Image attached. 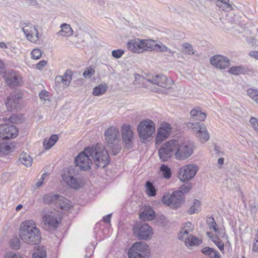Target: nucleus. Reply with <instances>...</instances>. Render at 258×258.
<instances>
[{
	"label": "nucleus",
	"instance_id": "f257e3e1",
	"mask_svg": "<svg viewBox=\"0 0 258 258\" xmlns=\"http://www.w3.org/2000/svg\"><path fill=\"white\" fill-rule=\"evenodd\" d=\"M93 162L96 168L106 167L110 163V160L108 151L104 150L101 144H97L95 146L87 147L84 148L75 158L76 167L83 171L91 169Z\"/></svg>",
	"mask_w": 258,
	"mask_h": 258
},
{
	"label": "nucleus",
	"instance_id": "f03ea898",
	"mask_svg": "<svg viewBox=\"0 0 258 258\" xmlns=\"http://www.w3.org/2000/svg\"><path fill=\"white\" fill-rule=\"evenodd\" d=\"M19 236L26 244H37L41 239V233L32 220L25 221L20 226Z\"/></svg>",
	"mask_w": 258,
	"mask_h": 258
},
{
	"label": "nucleus",
	"instance_id": "7ed1b4c3",
	"mask_svg": "<svg viewBox=\"0 0 258 258\" xmlns=\"http://www.w3.org/2000/svg\"><path fill=\"white\" fill-rule=\"evenodd\" d=\"M104 137L107 148L111 152L112 155H116L121 148L118 129L114 126H110L105 131Z\"/></svg>",
	"mask_w": 258,
	"mask_h": 258
},
{
	"label": "nucleus",
	"instance_id": "20e7f679",
	"mask_svg": "<svg viewBox=\"0 0 258 258\" xmlns=\"http://www.w3.org/2000/svg\"><path fill=\"white\" fill-rule=\"evenodd\" d=\"M175 158L178 160H184L189 158L194 153V144L189 141L175 140Z\"/></svg>",
	"mask_w": 258,
	"mask_h": 258
},
{
	"label": "nucleus",
	"instance_id": "39448f33",
	"mask_svg": "<svg viewBox=\"0 0 258 258\" xmlns=\"http://www.w3.org/2000/svg\"><path fill=\"white\" fill-rule=\"evenodd\" d=\"M155 131L154 122L149 119L143 120L138 126L139 136L142 142H145L148 138H150Z\"/></svg>",
	"mask_w": 258,
	"mask_h": 258
},
{
	"label": "nucleus",
	"instance_id": "423d86ee",
	"mask_svg": "<svg viewBox=\"0 0 258 258\" xmlns=\"http://www.w3.org/2000/svg\"><path fill=\"white\" fill-rule=\"evenodd\" d=\"M148 253V245L142 241L134 243L127 252L128 258H147Z\"/></svg>",
	"mask_w": 258,
	"mask_h": 258
},
{
	"label": "nucleus",
	"instance_id": "0eeeda50",
	"mask_svg": "<svg viewBox=\"0 0 258 258\" xmlns=\"http://www.w3.org/2000/svg\"><path fill=\"white\" fill-rule=\"evenodd\" d=\"M23 93L20 90L11 93L7 97L6 105L9 111H13L20 109L22 106Z\"/></svg>",
	"mask_w": 258,
	"mask_h": 258
},
{
	"label": "nucleus",
	"instance_id": "6e6552de",
	"mask_svg": "<svg viewBox=\"0 0 258 258\" xmlns=\"http://www.w3.org/2000/svg\"><path fill=\"white\" fill-rule=\"evenodd\" d=\"M185 201L184 196H182L179 191L175 190L169 196H164L162 198V202L172 208H177Z\"/></svg>",
	"mask_w": 258,
	"mask_h": 258
},
{
	"label": "nucleus",
	"instance_id": "1a4fd4ad",
	"mask_svg": "<svg viewBox=\"0 0 258 258\" xmlns=\"http://www.w3.org/2000/svg\"><path fill=\"white\" fill-rule=\"evenodd\" d=\"M199 170L198 166L195 164H188L179 169L178 178L183 182L188 181L196 175Z\"/></svg>",
	"mask_w": 258,
	"mask_h": 258
},
{
	"label": "nucleus",
	"instance_id": "9d476101",
	"mask_svg": "<svg viewBox=\"0 0 258 258\" xmlns=\"http://www.w3.org/2000/svg\"><path fill=\"white\" fill-rule=\"evenodd\" d=\"M134 233L140 240L150 239L153 234L152 228L146 223L138 224L133 228Z\"/></svg>",
	"mask_w": 258,
	"mask_h": 258
},
{
	"label": "nucleus",
	"instance_id": "9b49d317",
	"mask_svg": "<svg viewBox=\"0 0 258 258\" xmlns=\"http://www.w3.org/2000/svg\"><path fill=\"white\" fill-rule=\"evenodd\" d=\"M20 27L25 35L27 39L36 42L39 39V33L35 25L29 22H20Z\"/></svg>",
	"mask_w": 258,
	"mask_h": 258
},
{
	"label": "nucleus",
	"instance_id": "f8f14e48",
	"mask_svg": "<svg viewBox=\"0 0 258 258\" xmlns=\"http://www.w3.org/2000/svg\"><path fill=\"white\" fill-rule=\"evenodd\" d=\"M175 149V139L166 142L158 150L160 159L163 162L168 160L174 155Z\"/></svg>",
	"mask_w": 258,
	"mask_h": 258
},
{
	"label": "nucleus",
	"instance_id": "ddd939ff",
	"mask_svg": "<svg viewBox=\"0 0 258 258\" xmlns=\"http://www.w3.org/2000/svg\"><path fill=\"white\" fill-rule=\"evenodd\" d=\"M149 40L134 39L130 40L126 44L127 49L134 53H142L148 51Z\"/></svg>",
	"mask_w": 258,
	"mask_h": 258
},
{
	"label": "nucleus",
	"instance_id": "4468645a",
	"mask_svg": "<svg viewBox=\"0 0 258 258\" xmlns=\"http://www.w3.org/2000/svg\"><path fill=\"white\" fill-rule=\"evenodd\" d=\"M146 80L152 84L156 85L167 89L171 88L173 83L171 79L168 78L163 74H157L155 76H149Z\"/></svg>",
	"mask_w": 258,
	"mask_h": 258
},
{
	"label": "nucleus",
	"instance_id": "2eb2a0df",
	"mask_svg": "<svg viewBox=\"0 0 258 258\" xmlns=\"http://www.w3.org/2000/svg\"><path fill=\"white\" fill-rule=\"evenodd\" d=\"M3 77L6 84L11 88L19 86L22 84V76L13 70L5 72Z\"/></svg>",
	"mask_w": 258,
	"mask_h": 258
},
{
	"label": "nucleus",
	"instance_id": "dca6fc26",
	"mask_svg": "<svg viewBox=\"0 0 258 258\" xmlns=\"http://www.w3.org/2000/svg\"><path fill=\"white\" fill-rule=\"evenodd\" d=\"M121 136L124 147L131 149L133 145L134 133L131 128V125L124 124L121 127Z\"/></svg>",
	"mask_w": 258,
	"mask_h": 258
},
{
	"label": "nucleus",
	"instance_id": "f3484780",
	"mask_svg": "<svg viewBox=\"0 0 258 258\" xmlns=\"http://www.w3.org/2000/svg\"><path fill=\"white\" fill-rule=\"evenodd\" d=\"M210 62L212 66L221 70L228 68L230 65V60L227 57L219 54L211 57Z\"/></svg>",
	"mask_w": 258,
	"mask_h": 258
},
{
	"label": "nucleus",
	"instance_id": "a211bd4d",
	"mask_svg": "<svg viewBox=\"0 0 258 258\" xmlns=\"http://www.w3.org/2000/svg\"><path fill=\"white\" fill-rule=\"evenodd\" d=\"M171 132L170 124L167 122L162 123L159 128L156 137V145H159L165 140Z\"/></svg>",
	"mask_w": 258,
	"mask_h": 258
},
{
	"label": "nucleus",
	"instance_id": "6ab92c4d",
	"mask_svg": "<svg viewBox=\"0 0 258 258\" xmlns=\"http://www.w3.org/2000/svg\"><path fill=\"white\" fill-rule=\"evenodd\" d=\"M4 135L6 140L14 138L17 136L18 131L16 126L11 124H2Z\"/></svg>",
	"mask_w": 258,
	"mask_h": 258
},
{
	"label": "nucleus",
	"instance_id": "aec40b11",
	"mask_svg": "<svg viewBox=\"0 0 258 258\" xmlns=\"http://www.w3.org/2000/svg\"><path fill=\"white\" fill-rule=\"evenodd\" d=\"M139 217L142 220L151 221L155 218V212L151 207L146 206L140 214Z\"/></svg>",
	"mask_w": 258,
	"mask_h": 258
},
{
	"label": "nucleus",
	"instance_id": "412c9836",
	"mask_svg": "<svg viewBox=\"0 0 258 258\" xmlns=\"http://www.w3.org/2000/svg\"><path fill=\"white\" fill-rule=\"evenodd\" d=\"M62 179L65 182L72 188L75 189H79L81 185L78 179L74 177L73 175H62Z\"/></svg>",
	"mask_w": 258,
	"mask_h": 258
},
{
	"label": "nucleus",
	"instance_id": "4be33fe9",
	"mask_svg": "<svg viewBox=\"0 0 258 258\" xmlns=\"http://www.w3.org/2000/svg\"><path fill=\"white\" fill-rule=\"evenodd\" d=\"M187 126L189 128H192L196 132L195 134L196 137H198V135L203 133V130H207L204 123H201L199 122H189L187 124Z\"/></svg>",
	"mask_w": 258,
	"mask_h": 258
},
{
	"label": "nucleus",
	"instance_id": "5701e85b",
	"mask_svg": "<svg viewBox=\"0 0 258 258\" xmlns=\"http://www.w3.org/2000/svg\"><path fill=\"white\" fill-rule=\"evenodd\" d=\"M187 126L189 128H192L196 132L195 134L196 137H198V135L203 133V130H207L204 123H201L199 122H189L187 124Z\"/></svg>",
	"mask_w": 258,
	"mask_h": 258
},
{
	"label": "nucleus",
	"instance_id": "b1692460",
	"mask_svg": "<svg viewBox=\"0 0 258 258\" xmlns=\"http://www.w3.org/2000/svg\"><path fill=\"white\" fill-rule=\"evenodd\" d=\"M59 197L60 195L58 194H46L43 197L42 200L44 204L48 205L54 204L56 206Z\"/></svg>",
	"mask_w": 258,
	"mask_h": 258
},
{
	"label": "nucleus",
	"instance_id": "393cba45",
	"mask_svg": "<svg viewBox=\"0 0 258 258\" xmlns=\"http://www.w3.org/2000/svg\"><path fill=\"white\" fill-rule=\"evenodd\" d=\"M56 207L59 208L61 210L66 211L72 207V205L71 202L69 200L60 195Z\"/></svg>",
	"mask_w": 258,
	"mask_h": 258
},
{
	"label": "nucleus",
	"instance_id": "a878e982",
	"mask_svg": "<svg viewBox=\"0 0 258 258\" xmlns=\"http://www.w3.org/2000/svg\"><path fill=\"white\" fill-rule=\"evenodd\" d=\"M43 221L45 224H47L50 227L55 229L58 226L59 222L57 219L50 215H45Z\"/></svg>",
	"mask_w": 258,
	"mask_h": 258
},
{
	"label": "nucleus",
	"instance_id": "bb28decb",
	"mask_svg": "<svg viewBox=\"0 0 258 258\" xmlns=\"http://www.w3.org/2000/svg\"><path fill=\"white\" fill-rule=\"evenodd\" d=\"M148 46V51H155L157 52L164 53V51L166 45L160 43V44L156 43L155 41L152 40H149Z\"/></svg>",
	"mask_w": 258,
	"mask_h": 258
},
{
	"label": "nucleus",
	"instance_id": "cd10ccee",
	"mask_svg": "<svg viewBox=\"0 0 258 258\" xmlns=\"http://www.w3.org/2000/svg\"><path fill=\"white\" fill-rule=\"evenodd\" d=\"M247 69L242 66H233L230 68L228 71V73L238 76L241 74H245L247 73Z\"/></svg>",
	"mask_w": 258,
	"mask_h": 258
},
{
	"label": "nucleus",
	"instance_id": "c85d7f7f",
	"mask_svg": "<svg viewBox=\"0 0 258 258\" xmlns=\"http://www.w3.org/2000/svg\"><path fill=\"white\" fill-rule=\"evenodd\" d=\"M61 30L57 33L58 36L68 37L73 34V30L70 25L63 23L60 26Z\"/></svg>",
	"mask_w": 258,
	"mask_h": 258
},
{
	"label": "nucleus",
	"instance_id": "c756f323",
	"mask_svg": "<svg viewBox=\"0 0 258 258\" xmlns=\"http://www.w3.org/2000/svg\"><path fill=\"white\" fill-rule=\"evenodd\" d=\"M146 192L150 197H155L157 195V189L153 183L150 181H147L145 183Z\"/></svg>",
	"mask_w": 258,
	"mask_h": 258
},
{
	"label": "nucleus",
	"instance_id": "7c9ffc66",
	"mask_svg": "<svg viewBox=\"0 0 258 258\" xmlns=\"http://www.w3.org/2000/svg\"><path fill=\"white\" fill-rule=\"evenodd\" d=\"M201 252L205 255L208 256L210 258H221L220 254L217 251L213 248L210 247H205L202 250Z\"/></svg>",
	"mask_w": 258,
	"mask_h": 258
},
{
	"label": "nucleus",
	"instance_id": "2f4dec72",
	"mask_svg": "<svg viewBox=\"0 0 258 258\" xmlns=\"http://www.w3.org/2000/svg\"><path fill=\"white\" fill-rule=\"evenodd\" d=\"M194 229V225L190 222H186L184 224L182 228L180 231L179 239L182 240L183 238L181 234L187 235L189 232H192Z\"/></svg>",
	"mask_w": 258,
	"mask_h": 258
},
{
	"label": "nucleus",
	"instance_id": "473e14b6",
	"mask_svg": "<svg viewBox=\"0 0 258 258\" xmlns=\"http://www.w3.org/2000/svg\"><path fill=\"white\" fill-rule=\"evenodd\" d=\"M58 137L56 135H52L47 140L44 139L43 142V147L45 150L50 149L58 141Z\"/></svg>",
	"mask_w": 258,
	"mask_h": 258
},
{
	"label": "nucleus",
	"instance_id": "72a5a7b5",
	"mask_svg": "<svg viewBox=\"0 0 258 258\" xmlns=\"http://www.w3.org/2000/svg\"><path fill=\"white\" fill-rule=\"evenodd\" d=\"M192 118L196 120L203 121L206 117V114L199 109H193L190 113Z\"/></svg>",
	"mask_w": 258,
	"mask_h": 258
},
{
	"label": "nucleus",
	"instance_id": "f704fd0d",
	"mask_svg": "<svg viewBox=\"0 0 258 258\" xmlns=\"http://www.w3.org/2000/svg\"><path fill=\"white\" fill-rule=\"evenodd\" d=\"M20 161L27 167L31 166L32 163V158L26 153H22L19 157Z\"/></svg>",
	"mask_w": 258,
	"mask_h": 258
},
{
	"label": "nucleus",
	"instance_id": "c9c22d12",
	"mask_svg": "<svg viewBox=\"0 0 258 258\" xmlns=\"http://www.w3.org/2000/svg\"><path fill=\"white\" fill-rule=\"evenodd\" d=\"M160 171L164 178L168 179L171 177L172 174L171 170L167 165L162 164L160 167Z\"/></svg>",
	"mask_w": 258,
	"mask_h": 258
},
{
	"label": "nucleus",
	"instance_id": "e433bc0d",
	"mask_svg": "<svg viewBox=\"0 0 258 258\" xmlns=\"http://www.w3.org/2000/svg\"><path fill=\"white\" fill-rule=\"evenodd\" d=\"M107 86L106 84H100L93 89V95L94 96H101L104 94L107 90Z\"/></svg>",
	"mask_w": 258,
	"mask_h": 258
},
{
	"label": "nucleus",
	"instance_id": "4c0bfd02",
	"mask_svg": "<svg viewBox=\"0 0 258 258\" xmlns=\"http://www.w3.org/2000/svg\"><path fill=\"white\" fill-rule=\"evenodd\" d=\"M201 241L195 236L190 235L185 239V244L189 246L199 245Z\"/></svg>",
	"mask_w": 258,
	"mask_h": 258
},
{
	"label": "nucleus",
	"instance_id": "58836bf2",
	"mask_svg": "<svg viewBox=\"0 0 258 258\" xmlns=\"http://www.w3.org/2000/svg\"><path fill=\"white\" fill-rule=\"evenodd\" d=\"M13 151L10 146L6 143L0 144V156H4Z\"/></svg>",
	"mask_w": 258,
	"mask_h": 258
},
{
	"label": "nucleus",
	"instance_id": "ea45409f",
	"mask_svg": "<svg viewBox=\"0 0 258 258\" xmlns=\"http://www.w3.org/2000/svg\"><path fill=\"white\" fill-rule=\"evenodd\" d=\"M207 223L209 228L213 230L215 232L219 233V228L213 217H207Z\"/></svg>",
	"mask_w": 258,
	"mask_h": 258
},
{
	"label": "nucleus",
	"instance_id": "a19ab883",
	"mask_svg": "<svg viewBox=\"0 0 258 258\" xmlns=\"http://www.w3.org/2000/svg\"><path fill=\"white\" fill-rule=\"evenodd\" d=\"M201 202L197 199L193 201L192 204L189 209L188 210V213L192 215L197 212L200 208Z\"/></svg>",
	"mask_w": 258,
	"mask_h": 258
},
{
	"label": "nucleus",
	"instance_id": "79ce46f5",
	"mask_svg": "<svg viewBox=\"0 0 258 258\" xmlns=\"http://www.w3.org/2000/svg\"><path fill=\"white\" fill-rule=\"evenodd\" d=\"M210 239L216 245L220 251H222L224 250V243L219 239L217 235H211V237H210Z\"/></svg>",
	"mask_w": 258,
	"mask_h": 258
},
{
	"label": "nucleus",
	"instance_id": "37998d69",
	"mask_svg": "<svg viewBox=\"0 0 258 258\" xmlns=\"http://www.w3.org/2000/svg\"><path fill=\"white\" fill-rule=\"evenodd\" d=\"M46 253L43 247L39 246L37 251L32 254L33 258H46Z\"/></svg>",
	"mask_w": 258,
	"mask_h": 258
},
{
	"label": "nucleus",
	"instance_id": "c03bdc74",
	"mask_svg": "<svg viewBox=\"0 0 258 258\" xmlns=\"http://www.w3.org/2000/svg\"><path fill=\"white\" fill-rule=\"evenodd\" d=\"M247 95L258 104V90L249 89L247 91Z\"/></svg>",
	"mask_w": 258,
	"mask_h": 258
},
{
	"label": "nucleus",
	"instance_id": "a18cd8bd",
	"mask_svg": "<svg viewBox=\"0 0 258 258\" xmlns=\"http://www.w3.org/2000/svg\"><path fill=\"white\" fill-rule=\"evenodd\" d=\"M183 49V52L187 55H192L194 54V49L191 45L188 43H184L182 45Z\"/></svg>",
	"mask_w": 258,
	"mask_h": 258
},
{
	"label": "nucleus",
	"instance_id": "49530a36",
	"mask_svg": "<svg viewBox=\"0 0 258 258\" xmlns=\"http://www.w3.org/2000/svg\"><path fill=\"white\" fill-rule=\"evenodd\" d=\"M192 188V184L190 183H187L180 186L179 190H177L179 191L182 196H184V194L188 193Z\"/></svg>",
	"mask_w": 258,
	"mask_h": 258
},
{
	"label": "nucleus",
	"instance_id": "de8ad7c7",
	"mask_svg": "<svg viewBox=\"0 0 258 258\" xmlns=\"http://www.w3.org/2000/svg\"><path fill=\"white\" fill-rule=\"evenodd\" d=\"M203 133L198 135V137H197L199 139L201 142L205 143L209 140L210 135L207 130H203Z\"/></svg>",
	"mask_w": 258,
	"mask_h": 258
},
{
	"label": "nucleus",
	"instance_id": "09e8293b",
	"mask_svg": "<svg viewBox=\"0 0 258 258\" xmlns=\"http://www.w3.org/2000/svg\"><path fill=\"white\" fill-rule=\"evenodd\" d=\"M10 244L12 249H18L20 247V241L18 238L14 237L10 241Z\"/></svg>",
	"mask_w": 258,
	"mask_h": 258
},
{
	"label": "nucleus",
	"instance_id": "8fccbe9b",
	"mask_svg": "<svg viewBox=\"0 0 258 258\" xmlns=\"http://www.w3.org/2000/svg\"><path fill=\"white\" fill-rule=\"evenodd\" d=\"M72 72L71 70H67L66 72L64 73V75L63 76H61V77H64V80L66 81V87L69 86L70 83L72 80Z\"/></svg>",
	"mask_w": 258,
	"mask_h": 258
},
{
	"label": "nucleus",
	"instance_id": "3c124183",
	"mask_svg": "<svg viewBox=\"0 0 258 258\" xmlns=\"http://www.w3.org/2000/svg\"><path fill=\"white\" fill-rule=\"evenodd\" d=\"M124 51L121 49L113 50L111 52L112 56L116 59L120 58L124 54Z\"/></svg>",
	"mask_w": 258,
	"mask_h": 258
},
{
	"label": "nucleus",
	"instance_id": "603ef678",
	"mask_svg": "<svg viewBox=\"0 0 258 258\" xmlns=\"http://www.w3.org/2000/svg\"><path fill=\"white\" fill-rule=\"evenodd\" d=\"M95 71L91 68H87L83 74V76L85 78H91L93 75L95 74Z\"/></svg>",
	"mask_w": 258,
	"mask_h": 258
},
{
	"label": "nucleus",
	"instance_id": "864d4df0",
	"mask_svg": "<svg viewBox=\"0 0 258 258\" xmlns=\"http://www.w3.org/2000/svg\"><path fill=\"white\" fill-rule=\"evenodd\" d=\"M31 57L34 59H38L42 55L41 51L39 49H33L31 53Z\"/></svg>",
	"mask_w": 258,
	"mask_h": 258
},
{
	"label": "nucleus",
	"instance_id": "5fc2aeb1",
	"mask_svg": "<svg viewBox=\"0 0 258 258\" xmlns=\"http://www.w3.org/2000/svg\"><path fill=\"white\" fill-rule=\"evenodd\" d=\"M176 51L175 49H171L169 48H168L167 46H166L164 53L166 52L165 55L169 56V57H172L174 55V54L176 53Z\"/></svg>",
	"mask_w": 258,
	"mask_h": 258
},
{
	"label": "nucleus",
	"instance_id": "6e6d98bb",
	"mask_svg": "<svg viewBox=\"0 0 258 258\" xmlns=\"http://www.w3.org/2000/svg\"><path fill=\"white\" fill-rule=\"evenodd\" d=\"M78 171H76L73 166H70L68 168V173L63 174V175H73L74 176V175H76L78 174Z\"/></svg>",
	"mask_w": 258,
	"mask_h": 258
},
{
	"label": "nucleus",
	"instance_id": "4d7b16f0",
	"mask_svg": "<svg viewBox=\"0 0 258 258\" xmlns=\"http://www.w3.org/2000/svg\"><path fill=\"white\" fill-rule=\"evenodd\" d=\"M4 258H23L20 255L17 254L13 252L7 253Z\"/></svg>",
	"mask_w": 258,
	"mask_h": 258
},
{
	"label": "nucleus",
	"instance_id": "13d9d810",
	"mask_svg": "<svg viewBox=\"0 0 258 258\" xmlns=\"http://www.w3.org/2000/svg\"><path fill=\"white\" fill-rule=\"evenodd\" d=\"M250 122L253 127L258 131V119L255 117H251L250 119Z\"/></svg>",
	"mask_w": 258,
	"mask_h": 258
},
{
	"label": "nucleus",
	"instance_id": "bf43d9fd",
	"mask_svg": "<svg viewBox=\"0 0 258 258\" xmlns=\"http://www.w3.org/2000/svg\"><path fill=\"white\" fill-rule=\"evenodd\" d=\"M47 93L48 92L45 90L41 91L39 94L40 99L43 101L47 100V97L48 96Z\"/></svg>",
	"mask_w": 258,
	"mask_h": 258
},
{
	"label": "nucleus",
	"instance_id": "052dcab7",
	"mask_svg": "<svg viewBox=\"0 0 258 258\" xmlns=\"http://www.w3.org/2000/svg\"><path fill=\"white\" fill-rule=\"evenodd\" d=\"M28 6H36L38 5V3L36 0H23Z\"/></svg>",
	"mask_w": 258,
	"mask_h": 258
},
{
	"label": "nucleus",
	"instance_id": "680f3d73",
	"mask_svg": "<svg viewBox=\"0 0 258 258\" xmlns=\"http://www.w3.org/2000/svg\"><path fill=\"white\" fill-rule=\"evenodd\" d=\"M55 82L56 84L62 83L64 85L66 86V81L64 80V77H61V76L56 77L55 78Z\"/></svg>",
	"mask_w": 258,
	"mask_h": 258
},
{
	"label": "nucleus",
	"instance_id": "e2e57ef3",
	"mask_svg": "<svg viewBox=\"0 0 258 258\" xmlns=\"http://www.w3.org/2000/svg\"><path fill=\"white\" fill-rule=\"evenodd\" d=\"M218 1L224 4L226 8L229 9L230 10H232L233 9L232 6L229 4V0H217Z\"/></svg>",
	"mask_w": 258,
	"mask_h": 258
},
{
	"label": "nucleus",
	"instance_id": "0e129e2a",
	"mask_svg": "<svg viewBox=\"0 0 258 258\" xmlns=\"http://www.w3.org/2000/svg\"><path fill=\"white\" fill-rule=\"evenodd\" d=\"M46 63L47 62L45 60H41L37 64L36 68L41 70L46 66Z\"/></svg>",
	"mask_w": 258,
	"mask_h": 258
},
{
	"label": "nucleus",
	"instance_id": "69168bd1",
	"mask_svg": "<svg viewBox=\"0 0 258 258\" xmlns=\"http://www.w3.org/2000/svg\"><path fill=\"white\" fill-rule=\"evenodd\" d=\"M214 150H215L216 154L218 156H220V155H223V152H221V151H220V148L219 146H218L217 145H216V144H214Z\"/></svg>",
	"mask_w": 258,
	"mask_h": 258
},
{
	"label": "nucleus",
	"instance_id": "338daca9",
	"mask_svg": "<svg viewBox=\"0 0 258 258\" xmlns=\"http://www.w3.org/2000/svg\"><path fill=\"white\" fill-rule=\"evenodd\" d=\"M249 55L250 56L258 59V51H251L249 53Z\"/></svg>",
	"mask_w": 258,
	"mask_h": 258
},
{
	"label": "nucleus",
	"instance_id": "774afa93",
	"mask_svg": "<svg viewBox=\"0 0 258 258\" xmlns=\"http://www.w3.org/2000/svg\"><path fill=\"white\" fill-rule=\"evenodd\" d=\"M111 214H108L103 218V221L106 223H110Z\"/></svg>",
	"mask_w": 258,
	"mask_h": 258
}]
</instances>
